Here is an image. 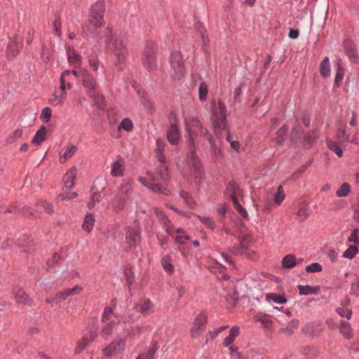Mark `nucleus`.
I'll return each mask as SVG.
<instances>
[{
	"instance_id": "obj_10",
	"label": "nucleus",
	"mask_w": 359,
	"mask_h": 359,
	"mask_svg": "<svg viewBox=\"0 0 359 359\" xmlns=\"http://www.w3.org/2000/svg\"><path fill=\"white\" fill-rule=\"evenodd\" d=\"M207 313L201 312L194 319L190 334L192 338H198L205 331L207 323Z\"/></svg>"
},
{
	"instance_id": "obj_42",
	"label": "nucleus",
	"mask_w": 359,
	"mask_h": 359,
	"mask_svg": "<svg viewBox=\"0 0 359 359\" xmlns=\"http://www.w3.org/2000/svg\"><path fill=\"white\" fill-rule=\"evenodd\" d=\"M358 252V248L355 245H351L343 253V257L348 259H352Z\"/></svg>"
},
{
	"instance_id": "obj_21",
	"label": "nucleus",
	"mask_w": 359,
	"mask_h": 359,
	"mask_svg": "<svg viewBox=\"0 0 359 359\" xmlns=\"http://www.w3.org/2000/svg\"><path fill=\"white\" fill-rule=\"evenodd\" d=\"M69 62L75 68L79 67L81 64V56L76 53L73 48L69 47L67 50Z\"/></svg>"
},
{
	"instance_id": "obj_2",
	"label": "nucleus",
	"mask_w": 359,
	"mask_h": 359,
	"mask_svg": "<svg viewBox=\"0 0 359 359\" xmlns=\"http://www.w3.org/2000/svg\"><path fill=\"white\" fill-rule=\"evenodd\" d=\"M102 38L104 39L107 49L113 53L116 57V67L119 69H123L126 65L128 55V51L123 41L118 39L109 27H107L104 29Z\"/></svg>"
},
{
	"instance_id": "obj_6",
	"label": "nucleus",
	"mask_w": 359,
	"mask_h": 359,
	"mask_svg": "<svg viewBox=\"0 0 359 359\" xmlns=\"http://www.w3.org/2000/svg\"><path fill=\"white\" fill-rule=\"evenodd\" d=\"M170 76L173 80H180L184 75L185 68L180 52L174 51L170 57Z\"/></svg>"
},
{
	"instance_id": "obj_13",
	"label": "nucleus",
	"mask_w": 359,
	"mask_h": 359,
	"mask_svg": "<svg viewBox=\"0 0 359 359\" xmlns=\"http://www.w3.org/2000/svg\"><path fill=\"white\" fill-rule=\"evenodd\" d=\"M126 170V162L123 157L118 156L111 165L110 174L113 177H121L124 175Z\"/></svg>"
},
{
	"instance_id": "obj_39",
	"label": "nucleus",
	"mask_w": 359,
	"mask_h": 359,
	"mask_svg": "<svg viewBox=\"0 0 359 359\" xmlns=\"http://www.w3.org/2000/svg\"><path fill=\"white\" fill-rule=\"evenodd\" d=\"M208 92V85L205 82L201 83L198 88V97L201 101L206 100Z\"/></svg>"
},
{
	"instance_id": "obj_50",
	"label": "nucleus",
	"mask_w": 359,
	"mask_h": 359,
	"mask_svg": "<svg viewBox=\"0 0 359 359\" xmlns=\"http://www.w3.org/2000/svg\"><path fill=\"white\" fill-rule=\"evenodd\" d=\"M299 325V320L297 319L292 320L291 322L289 323V324L287 325V327L284 329H283V331H287L288 334H291L294 330L297 328Z\"/></svg>"
},
{
	"instance_id": "obj_28",
	"label": "nucleus",
	"mask_w": 359,
	"mask_h": 359,
	"mask_svg": "<svg viewBox=\"0 0 359 359\" xmlns=\"http://www.w3.org/2000/svg\"><path fill=\"white\" fill-rule=\"evenodd\" d=\"M266 300L269 302H273L279 304H285L287 299L280 294L276 293H269L266 295Z\"/></svg>"
},
{
	"instance_id": "obj_33",
	"label": "nucleus",
	"mask_w": 359,
	"mask_h": 359,
	"mask_svg": "<svg viewBox=\"0 0 359 359\" xmlns=\"http://www.w3.org/2000/svg\"><path fill=\"white\" fill-rule=\"evenodd\" d=\"M165 143L161 139L156 140V155L159 162L165 161V157L163 155Z\"/></svg>"
},
{
	"instance_id": "obj_15",
	"label": "nucleus",
	"mask_w": 359,
	"mask_h": 359,
	"mask_svg": "<svg viewBox=\"0 0 359 359\" xmlns=\"http://www.w3.org/2000/svg\"><path fill=\"white\" fill-rule=\"evenodd\" d=\"M96 337L95 332H90V336H84L81 339H79L76 344L74 348V353L76 355L80 354L82 351H83L90 344L91 341L95 340Z\"/></svg>"
},
{
	"instance_id": "obj_7",
	"label": "nucleus",
	"mask_w": 359,
	"mask_h": 359,
	"mask_svg": "<svg viewBox=\"0 0 359 359\" xmlns=\"http://www.w3.org/2000/svg\"><path fill=\"white\" fill-rule=\"evenodd\" d=\"M156 215L158 217L161 219L165 230L166 232L172 236H174V232L176 233L175 236V241L179 244H184L186 243L187 241L189 240V236L186 235L184 230L181 228L177 229L175 231L172 229V224L170 222V220L168 219V217L161 212H156Z\"/></svg>"
},
{
	"instance_id": "obj_23",
	"label": "nucleus",
	"mask_w": 359,
	"mask_h": 359,
	"mask_svg": "<svg viewBox=\"0 0 359 359\" xmlns=\"http://www.w3.org/2000/svg\"><path fill=\"white\" fill-rule=\"evenodd\" d=\"M319 72L320 75L323 78L330 76L331 72V66L328 57H325L323 60L320 62L319 66Z\"/></svg>"
},
{
	"instance_id": "obj_32",
	"label": "nucleus",
	"mask_w": 359,
	"mask_h": 359,
	"mask_svg": "<svg viewBox=\"0 0 359 359\" xmlns=\"http://www.w3.org/2000/svg\"><path fill=\"white\" fill-rule=\"evenodd\" d=\"M252 241V238L248 234H244L240 239V243L241 245V249L236 248L235 250H232L231 252L236 255H239L243 253V250L244 248Z\"/></svg>"
},
{
	"instance_id": "obj_63",
	"label": "nucleus",
	"mask_w": 359,
	"mask_h": 359,
	"mask_svg": "<svg viewBox=\"0 0 359 359\" xmlns=\"http://www.w3.org/2000/svg\"><path fill=\"white\" fill-rule=\"evenodd\" d=\"M66 290L67 292V294L69 297L79 294L83 290V287L79 285H76L72 288H67Z\"/></svg>"
},
{
	"instance_id": "obj_43",
	"label": "nucleus",
	"mask_w": 359,
	"mask_h": 359,
	"mask_svg": "<svg viewBox=\"0 0 359 359\" xmlns=\"http://www.w3.org/2000/svg\"><path fill=\"white\" fill-rule=\"evenodd\" d=\"M198 135L206 137L208 138L210 144H211L212 150L214 151L215 153H216L217 148L215 147L214 143L212 142V139L211 136L210 135L207 128L202 126L200 128V130L198 131Z\"/></svg>"
},
{
	"instance_id": "obj_9",
	"label": "nucleus",
	"mask_w": 359,
	"mask_h": 359,
	"mask_svg": "<svg viewBox=\"0 0 359 359\" xmlns=\"http://www.w3.org/2000/svg\"><path fill=\"white\" fill-rule=\"evenodd\" d=\"M227 191L231 196L234 208L243 218L246 219L248 213L238 201V198L242 195V191L240 187L235 182H230L227 187Z\"/></svg>"
},
{
	"instance_id": "obj_12",
	"label": "nucleus",
	"mask_w": 359,
	"mask_h": 359,
	"mask_svg": "<svg viewBox=\"0 0 359 359\" xmlns=\"http://www.w3.org/2000/svg\"><path fill=\"white\" fill-rule=\"evenodd\" d=\"M125 346L126 343L124 340L116 339L103 350V356L111 357L119 353H122L125 349Z\"/></svg>"
},
{
	"instance_id": "obj_40",
	"label": "nucleus",
	"mask_w": 359,
	"mask_h": 359,
	"mask_svg": "<svg viewBox=\"0 0 359 359\" xmlns=\"http://www.w3.org/2000/svg\"><path fill=\"white\" fill-rule=\"evenodd\" d=\"M309 214H310V212H309V210L308 205L304 204L299 209L297 215V217L301 221H303V220L306 219L309 217Z\"/></svg>"
},
{
	"instance_id": "obj_61",
	"label": "nucleus",
	"mask_w": 359,
	"mask_h": 359,
	"mask_svg": "<svg viewBox=\"0 0 359 359\" xmlns=\"http://www.w3.org/2000/svg\"><path fill=\"white\" fill-rule=\"evenodd\" d=\"M125 278L128 285H130L134 280V275L130 268H126L124 271Z\"/></svg>"
},
{
	"instance_id": "obj_11",
	"label": "nucleus",
	"mask_w": 359,
	"mask_h": 359,
	"mask_svg": "<svg viewBox=\"0 0 359 359\" xmlns=\"http://www.w3.org/2000/svg\"><path fill=\"white\" fill-rule=\"evenodd\" d=\"M170 126L167 131V139L169 142L173 145L177 144L181 139V133L177 126L176 114L173 112L170 114Z\"/></svg>"
},
{
	"instance_id": "obj_35",
	"label": "nucleus",
	"mask_w": 359,
	"mask_h": 359,
	"mask_svg": "<svg viewBox=\"0 0 359 359\" xmlns=\"http://www.w3.org/2000/svg\"><path fill=\"white\" fill-rule=\"evenodd\" d=\"M114 324V321H109L105 324L101 330V335L102 337L107 339L111 334Z\"/></svg>"
},
{
	"instance_id": "obj_27",
	"label": "nucleus",
	"mask_w": 359,
	"mask_h": 359,
	"mask_svg": "<svg viewBox=\"0 0 359 359\" xmlns=\"http://www.w3.org/2000/svg\"><path fill=\"white\" fill-rule=\"evenodd\" d=\"M240 328L238 326H233L229 331V334L226 337L223 342L224 346L228 347L231 344H232L236 337L239 334Z\"/></svg>"
},
{
	"instance_id": "obj_47",
	"label": "nucleus",
	"mask_w": 359,
	"mask_h": 359,
	"mask_svg": "<svg viewBox=\"0 0 359 359\" xmlns=\"http://www.w3.org/2000/svg\"><path fill=\"white\" fill-rule=\"evenodd\" d=\"M113 316H114V313L112 309L109 307H107L102 313L101 320L102 323H107L108 320H111Z\"/></svg>"
},
{
	"instance_id": "obj_54",
	"label": "nucleus",
	"mask_w": 359,
	"mask_h": 359,
	"mask_svg": "<svg viewBox=\"0 0 359 359\" xmlns=\"http://www.w3.org/2000/svg\"><path fill=\"white\" fill-rule=\"evenodd\" d=\"M285 195L283 193V189L281 186H279L277 192L275 195L274 200L276 203L280 204L284 200Z\"/></svg>"
},
{
	"instance_id": "obj_5",
	"label": "nucleus",
	"mask_w": 359,
	"mask_h": 359,
	"mask_svg": "<svg viewBox=\"0 0 359 359\" xmlns=\"http://www.w3.org/2000/svg\"><path fill=\"white\" fill-rule=\"evenodd\" d=\"M156 50V46L154 42H147L142 54V61L144 68L149 72L154 71L157 67Z\"/></svg>"
},
{
	"instance_id": "obj_24",
	"label": "nucleus",
	"mask_w": 359,
	"mask_h": 359,
	"mask_svg": "<svg viewBox=\"0 0 359 359\" xmlns=\"http://www.w3.org/2000/svg\"><path fill=\"white\" fill-rule=\"evenodd\" d=\"M326 144L329 149L334 152L338 157L341 158L343 156V151L340 147L341 142H336L332 140L330 138H327Z\"/></svg>"
},
{
	"instance_id": "obj_49",
	"label": "nucleus",
	"mask_w": 359,
	"mask_h": 359,
	"mask_svg": "<svg viewBox=\"0 0 359 359\" xmlns=\"http://www.w3.org/2000/svg\"><path fill=\"white\" fill-rule=\"evenodd\" d=\"M180 196L188 207L190 208H194L195 207V202L194 199L189 196L187 193L182 192Z\"/></svg>"
},
{
	"instance_id": "obj_41",
	"label": "nucleus",
	"mask_w": 359,
	"mask_h": 359,
	"mask_svg": "<svg viewBox=\"0 0 359 359\" xmlns=\"http://www.w3.org/2000/svg\"><path fill=\"white\" fill-rule=\"evenodd\" d=\"M161 265L163 269L168 273H172L173 271V266L171 263V260L168 257H163L161 259Z\"/></svg>"
},
{
	"instance_id": "obj_30",
	"label": "nucleus",
	"mask_w": 359,
	"mask_h": 359,
	"mask_svg": "<svg viewBox=\"0 0 359 359\" xmlns=\"http://www.w3.org/2000/svg\"><path fill=\"white\" fill-rule=\"evenodd\" d=\"M299 294L302 295H309L311 294H317L320 290L319 286L311 287L309 285H298Z\"/></svg>"
},
{
	"instance_id": "obj_51",
	"label": "nucleus",
	"mask_w": 359,
	"mask_h": 359,
	"mask_svg": "<svg viewBox=\"0 0 359 359\" xmlns=\"http://www.w3.org/2000/svg\"><path fill=\"white\" fill-rule=\"evenodd\" d=\"M71 71L70 70H65L62 72L60 76V88L61 90L65 91L66 88V82L67 80V77L70 76Z\"/></svg>"
},
{
	"instance_id": "obj_56",
	"label": "nucleus",
	"mask_w": 359,
	"mask_h": 359,
	"mask_svg": "<svg viewBox=\"0 0 359 359\" xmlns=\"http://www.w3.org/2000/svg\"><path fill=\"white\" fill-rule=\"evenodd\" d=\"M322 269L321 265L317 262L309 264L306 267V270L309 273L320 272Z\"/></svg>"
},
{
	"instance_id": "obj_60",
	"label": "nucleus",
	"mask_w": 359,
	"mask_h": 359,
	"mask_svg": "<svg viewBox=\"0 0 359 359\" xmlns=\"http://www.w3.org/2000/svg\"><path fill=\"white\" fill-rule=\"evenodd\" d=\"M61 22L59 18H57L53 22V32L54 34L60 36L61 35Z\"/></svg>"
},
{
	"instance_id": "obj_31",
	"label": "nucleus",
	"mask_w": 359,
	"mask_h": 359,
	"mask_svg": "<svg viewBox=\"0 0 359 359\" xmlns=\"http://www.w3.org/2000/svg\"><path fill=\"white\" fill-rule=\"evenodd\" d=\"M46 133V128L45 127H41L35 134L32 142V144H34L36 145L40 144L42 142L44 141Z\"/></svg>"
},
{
	"instance_id": "obj_29",
	"label": "nucleus",
	"mask_w": 359,
	"mask_h": 359,
	"mask_svg": "<svg viewBox=\"0 0 359 359\" xmlns=\"http://www.w3.org/2000/svg\"><path fill=\"white\" fill-rule=\"evenodd\" d=\"M131 180H123L120 186L119 194L122 196H128L133 192Z\"/></svg>"
},
{
	"instance_id": "obj_19",
	"label": "nucleus",
	"mask_w": 359,
	"mask_h": 359,
	"mask_svg": "<svg viewBox=\"0 0 359 359\" xmlns=\"http://www.w3.org/2000/svg\"><path fill=\"white\" fill-rule=\"evenodd\" d=\"M344 48L346 50V54L350 59V60L353 63H358L359 61V57L358 56L357 51L355 48L354 45L352 41L349 39H346L344 41Z\"/></svg>"
},
{
	"instance_id": "obj_46",
	"label": "nucleus",
	"mask_w": 359,
	"mask_h": 359,
	"mask_svg": "<svg viewBox=\"0 0 359 359\" xmlns=\"http://www.w3.org/2000/svg\"><path fill=\"white\" fill-rule=\"evenodd\" d=\"M22 135V130L21 129H17L13 132V133L8 137L7 142L8 143H13L15 141L21 138Z\"/></svg>"
},
{
	"instance_id": "obj_25",
	"label": "nucleus",
	"mask_w": 359,
	"mask_h": 359,
	"mask_svg": "<svg viewBox=\"0 0 359 359\" xmlns=\"http://www.w3.org/2000/svg\"><path fill=\"white\" fill-rule=\"evenodd\" d=\"M20 43L17 39H15L10 42L7 48V55L8 57H14L18 55L20 46Z\"/></svg>"
},
{
	"instance_id": "obj_59",
	"label": "nucleus",
	"mask_w": 359,
	"mask_h": 359,
	"mask_svg": "<svg viewBox=\"0 0 359 359\" xmlns=\"http://www.w3.org/2000/svg\"><path fill=\"white\" fill-rule=\"evenodd\" d=\"M125 206V199L117 197L116 201L114 203V208L116 210H122Z\"/></svg>"
},
{
	"instance_id": "obj_62",
	"label": "nucleus",
	"mask_w": 359,
	"mask_h": 359,
	"mask_svg": "<svg viewBox=\"0 0 359 359\" xmlns=\"http://www.w3.org/2000/svg\"><path fill=\"white\" fill-rule=\"evenodd\" d=\"M337 313L341 317H345L347 319H350L351 316V311L348 309H345L344 308H338L336 310Z\"/></svg>"
},
{
	"instance_id": "obj_18",
	"label": "nucleus",
	"mask_w": 359,
	"mask_h": 359,
	"mask_svg": "<svg viewBox=\"0 0 359 359\" xmlns=\"http://www.w3.org/2000/svg\"><path fill=\"white\" fill-rule=\"evenodd\" d=\"M77 149V147L72 144L66 145L60 153V162L65 163L76 154Z\"/></svg>"
},
{
	"instance_id": "obj_64",
	"label": "nucleus",
	"mask_w": 359,
	"mask_h": 359,
	"mask_svg": "<svg viewBox=\"0 0 359 359\" xmlns=\"http://www.w3.org/2000/svg\"><path fill=\"white\" fill-rule=\"evenodd\" d=\"M349 135L346 133L345 130H339L336 135V137L339 142H344L348 139Z\"/></svg>"
},
{
	"instance_id": "obj_16",
	"label": "nucleus",
	"mask_w": 359,
	"mask_h": 359,
	"mask_svg": "<svg viewBox=\"0 0 359 359\" xmlns=\"http://www.w3.org/2000/svg\"><path fill=\"white\" fill-rule=\"evenodd\" d=\"M140 241V231L137 229L129 227L126 235V243L130 248L135 247Z\"/></svg>"
},
{
	"instance_id": "obj_36",
	"label": "nucleus",
	"mask_w": 359,
	"mask_h": 359,
	"mask_svg": "<svg viewBox=\"0 0 359 359\" xmlns=\"http://www.w3.org/2000/svg\"><path fill=\"white\" fill-rule=\"evenodd\" d=\"M133 129V123L128 118H125L122 120L118 127V130H124L126 132H130Z\"/></svg>"
},
{
	"instance_id": "obj_45",
	"label": "nucleus",
	"mask_w": 359,
	"mask_h": 359,
	"mask_svg": "<svg viewBox=\"0 0 359 359\" xmlns=\"http://www.w3.org/2000/svg\"><path fill=\"white\" fill-rule=\"evenodd\" d=\"M344 74V68L341 66L339 62L337 64V74L335 76V85L339 86L341 82Z\"/></svg>"
},
{
	"instance_id": "obj_34",
	"label": "nucleus",
	"mask_w": 359,
	"mask_h": 359,
	"mask_svg": "<svg viewBox=\"0 0 359 359\" xmlns=\"http://www.w3.org/2000/svg\"><path fill=\"white\" fill-rule=\"evenodd\" d=\"M94 223H95L94 217L91 214H88V215H86V216L84 219V222H83V224L82 226L83 229L85 231L90 232L94 226Z\"/></svg>"
},
{
	"instance_id": "obj_1",
	"label": "nucleus",
	"mask_w": 359,
	"mask_h": 359,
	"mask_svg": "<svg viewBox=\"0 0 359 359\" xmlns=\"http://www.w3.org/2000/svg\"><path fill=\"white\" fill-rule=\"evenodd\" d=\"M202 125L197 118H192L187 123V130L189 134V140L188 144V165L189 175L196 182H199L203 176V169L200 161L194 155V148L193 145L194 136L198 135V131Z\"/></svg>"
},
{
	"instance_id": "obj_26",
	"label": "nucleus",
	"mask_w": 359,
	"mask_h": 359,
	"mask_svg": "<svg viewBox=\"0 0 359 359\" xmlns=\"http://www.w3.org/2000/svg\"><path fill=\"white\" fill-rule=\"evenodd\" d=\"M140 311L144 314H151L154 312V304L149 299H142L140 303Z\"/></svg>"
},
{
	"instance_id": "obj_20",
	"label": "nucleus",
	"mask_w": 359,
	"mask_h": 359,
	"mask_svg": "<svg viewBox=\"0 0 359 359\" xmlns=\"http://www.w3.org/2000/svg\"><path fill=\"white\" fill-rule=\"evenodd\" d=\"M14 298L17 303L25 305H32L33 300L29 298V295L21 288H18L14 292Z\"/></svg>"
},
{
	"instance_id": "obj_3",
	"label": "nucleus",
	"mask_w": 359,
	"mask_h": 359,
	"mask_svg": "<svg viewBox=\"0 0 359 359\" xmlns=\"http://www.w3.org/2000/svg\"><path fill=\"white\" fill-rule=\"evenodd\" d=\"M164 162L165 161L160 162L161 165L158 168L156 176L152 175L151 173L147 172L148 179L144 177H140L138 180L140 183L147 187L153 192L168 195L169 194V191L166 188L163 187L159 184L155 182L156 180H165L168 177V168Z\"/></svg>"
},
{
	"instance_id": "obj_44",
	"label": "nucleus",
	"mask_w": 359,
	"mask_h": 359,
	"mask_svg": "<svg viewBox=\"0 0 359 359\" xmlns=\"http://www.w3.org/2000/svg\"><path fill=\"white\" fill-rule=\"evenodd\" d=\"M67 93L65 91H61L60 95H54V98L53 99V102L55 105H62L66 99Z\"/></svg>"
},
{
	"instance_id": "obj_53",
	"label": "nucleus",
	"mask_w": 359,
	"mask_h": 359,
	"mask_svg": "<svg viewBox=\"0 0 359 359\" xmlns=\"http://www.w3.org/2000/svg\"><path fill=\"white\" fill-rule=\"evenodd\" d=\"M51 116V109L49 107H45L43 109L41 114V119L44 122L47 123L50 121Z\"/></svg>"
},
{
	"instance_id": "obj_57",
	"label": "nucleus",
	"mask_w": 359,
	"mask_h": 359,
	"mask_svg": "<svg viewBox=\"0 0 359 359\" xmlns=\"http://www.w3.org/2000/svg\"><path fill=\"white\" fill-rule=\"evenodd\" d=\"M138 95L140 96V97L142 99V104L147 109H151L153 107V104L152 102L149 100V99L147 98V97H146L144 95V93H141L140 92H138Z\"/></svg>"
},
{
	"instance_id": "obj_52",
	"label": "nucleus",
	"mask_w": 359,
	"mask_h": 359,
	"mask_svg": "<svg viewBox=\"0 0 359 359\" xmlns=\"http://www.w3.org/2000/svg\"><path fill=\"white\" fill-rule=\"evenodd\" d=\"M359 229L355 228L352 231L351 236L348 237V241L351 243L359 245Z\"/></svg>"
},
{
	"instance_id": "obj_4",
	"label": "nucleus",
	"mask_w": 359,
	"mask_h": 359,
	"mask_svg": "<svg viewBox=\"0 0 359 359\" xmlns=\"http://www.w3.org/2000/svg\"><path fill=\"white\" fill-rule=\"evenodd\" d=\"M211 118L214 127L217 129H224L226 128V106L221 100L211 102Z\"/></svg>"
},
{
	"instance_id": "obj_58",
	"label": "nucleus",
	"mask_w": 359,
	"mask_h": 359,
	"mask_svg": "<svg viewBox=\"0 0 359 359\" xmlns=\"http://www.w3.org/2000/svg\"><path fill=\"white\" fill-rule=\"evenodd\" d=\"M201 222L207 227L213 229L215 228V222L212 219L208 217H199Z\"/></svg>"
},
{
	"instance_id": "obj_22",
	"label": "nucleus",
	"mask_w": 359,
	"mask_h": 359,
	"mask_svg": "<svg viewBox=\"0 0 359 359\" xmlns=\"http://www.w3.org/2000/svg\"><path fill=\"white\" fill-rule=\"evenodd\" d=\"M339 332L347 339H350L353 336V330L349 323L341 320L339 326Z\"/></svg>"
},
{
	"instance_id": "obj_48",
	"label": "nucleus",
	"mask_w": 359,
	"mask_h": 359,
	"mask_svg": "<svg viewBox=\"0 0 359 359\" xmlns=\"http://www.w3.org/2000/svg\"><path fill=\"white\" fill-rule=\"evenodd\" d=\"M287 130V128L285 126H283L281 128H280L278 130L277 137L276 138V142L278 144H280L284 141Z\"/></svg>"
},
{
	"instance_id": "obj_8",
	"label": "nucleus",
	"mask_w": 359,
	"mask_h": 359,
	"mask_svg": "<svg viewBox=\"0 0 359 359\" xmlns=\"http://www.w3.org/2000/svg\"><path fill=\"white\" fill-rule=\"evenodd\" d=\"M104 11V2L102 0L97 1L93 5L90 11L89 22L95 28H98L103 25V15Z\"/></svg>"
},
{
	"instance_id": "obj_14",
	"label": "nucleus",
	"mask_w": 359,
	"mask_h": 359,
	"mask_svg": "<svg viewBox=\"0 0 359 359\" xmlns=\"http://www.w3.org/2000/svg\"><path fill=\"white\" fill-rule=\"evenodd\" d=\"M81 81L84 87L88 90L89 96H93L96 90V82L95 79L90 75L88 72H83L81 73Z\"/></svg>"
},
{
	"instance_id": "obj_37",
	"label": "nucleus",
	"mask_w": 359,
	"mask_h": 359,
	"mask_svg": "<svg viewBox=\"0 0 359 359\" xmlns=\"http://www.w3.org/2000/svg\"><path fill=\"white\" fill-rule=\"evenodd\" d=\"M295 257L293 255H286L282 261V264L284 268L290 269L295 266Z\"/></svg>"
},
{
	"instance_id": "obj_55",
	"label": "nucleus",
	"mask_w": 359,
	"mask_h": 359,
	"mask_svg": "<svg viewBox=\"0 0 359 359\" xmlns=\"http://www.w3.org/2000/svg\"><path fill=\"white\" fill-rule=\"evenodd\" d=\"M95 101V103L97 105L98 107H102L104 103V97L102 95H100L97 90L95 91V94L93 96H90Z\"/></svg>"
},
{
	"instance_id": "obj_38",
	"label": "nucleus",
	"mask_w": 359,
	"mask_h": 359,
	"mask_svg": "<svg viewBox=\"0 0 359 359\" xmlns=\"http://www.w3.org/2000/svg\"><path fill=\"white\" fill-rule=\"evenodd\" d=\"M351 191V186L349 184L345 182L341 185L339 189L336 192V195L338 197H344L348 196Z\"/></svg>"
},
{
	"instance_id": "obj_17",
	"label": "nucleus",
	"mask_w": 359,
	"mask_h": 359,
	"mask_svg": "<svg viewBox=\"0 0 359 359\" xmlns=\"http://www.w3.org/2000/svg\"><path fill=\"white\" fill-rule=\"evenodd\" d=\"M77 176V169L72 167L69 169L63 177L64 188L69 190L74 186V181Z\"/></svg>"
}]
</instances>
